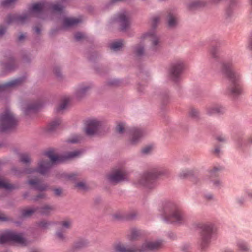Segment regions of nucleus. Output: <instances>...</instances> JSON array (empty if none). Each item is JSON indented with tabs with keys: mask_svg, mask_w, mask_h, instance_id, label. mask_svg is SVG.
I'll return each instance as SVG.
<instances>
[{
	"mask_svg": "<svg viewBox=\"0 0 252 252\" xmlns=\"http://www.w3.org/2000/svg\"><path fill=\"white\" fill-rule=\"evenodd\" d=\"M72 221L70 219H65L61 222V225L63 228L69 229L71 227Z\"/></svg>",
	"mask_w": 252,
	"mask_h": 252,
	"instance_id": "obj_32",
	"label": "nucleus"
},
{
	"mask_svg": "<svg viewBox=\"0 0 252 252\" xmlns=\"http://www.w3.org/2000/svg\"><path fill=\"white\" fill-rule=\"evenodd\" d=\"M37 212V208H29L24 209L22 211V216L28 217L32 216L34 213Z\"/></svg>",
	"mask_w": 252,
	"mask_h": 252,
	"instance_id": "obj_25",
	"label": "nucleus"
},
{
	"mask_svg": "<svg viewBox=\"0 0 252 252\" xmlns=\"http://www.w3.org/2000/svg\"><path fill=\"white\" fill-rule=\"evenodd\" d=\"M73 175H73V174L68 175V178L69 179H71V178H72V177L73 176Z\"/></svg>",
	"mask_w": 252,
	"mask_h": 252,
	"instance_id": "obj_60",
	"label": "nucleus"
},
{
	"mask_svg": "<svg viewBox=\"0 0 252 252\" xmlns=\"http://www.w3.org/2000/svg\"><path fill=\"white\" fill-rule=\"evenodd\" d=\"M220 0H213V1L214 3H218L219 2Z\"/></svg>",
	"mask_w": 252,
	"mask_h": 252,
	"instance_id": "obj_61",
	"label": "nucleus"
},
{
	"mask_svg": "<svg viewBox=\"0 0 252 252\" xmlns=\"http://www.w3.org/2000/svg\"><path fill=\"white\" fill-rule=\"evenodd\" d=\"M56 237L59 240L61 241L65 240L66 238L65 232L63 230L58 231L56 233Z\"/></svg>",
	"mask_w": 252,
	"mask_h": 252,
	"instance_id": "obj_36",
	"label": "nucleus"
},
{
	"mask_svg": "<svg viewBox=\"0 0 252 252\" xmlns=\"http://www.w3.org/2000/svg\"><path fill=\"white\" fill-rule=\"evenodd\" d=\"M23 81V79L18 78L11 80L6 83L0 85V93L3 92L9 91L11 89L21 84Z\"/></svg>",
	"mask_w": 252,
	"mask_h": 252,
	"instance_id": "obj_15",
	"label": "nucleus"
},
{
	"mask_svg": "<svg viewBox=\"0 0 252 252\" xmlns=\"http://www.w3.org/2000/svg\"><path fill=\"white\" fill-rule=\"evenodd\" d=\"M141 42L137 44L134 48V53L138 56L145 55V51L143 42L148 41L151 42L150 49L153 52L159 51L161 48V42L158 36L153 31L144 34L141 36Z\"/></svg>",
	"mask_w": 252,
	"mask_h": 252,
	"instance_id": "obj_4",
	"label": "nucleus"
},
{
	"mask_svg": "<svg viewBox=\"0 0 252 252\" xmlns=\"http://www.w3.org/2000/svg\"><path fill=\"white\" fill-rule=\"evenodd\" d=\"M75 187L78 190L81 191L85 190L87 188L86 184L83 182H79L76 183Z\"/></svg>",
	"mask_w": 252,
	"mask_h": 252,
	"instance_id": "obj_35",
	"label": "nucleus"
},
{
	"mask_svg": "<svg viewBox=\"0 0 252 252\" xmlns=\"http://www.w3.org/2000/svg\"><path fill=\"white\" fill-rule=\"evenodd\" d=\"M20 161L24 164H30L32 160L30 156L26 153H23L20 155Z\"/></svg>",
	"mask_w": 252,
	"mask_h": 252,
	"instance_id": "obj_24",
	"label": "nucleus"
},
{
	"mask_svg": "<svg viewBox=\"0 0 252 252\" xmlns=\"http://www.w3.org/2000/svg\"><path fill=\"white\" fill-rule=\"evenodd\" d=\"M113 216L116 219H121L123 218V214L120 212H117L113 214Z\"/></svg>",
	"mask_w": 252,
	"mask_h": 252,
	"instance_id": "obj_44",
	"label": "nucleus"
},
{
	"mask_svg": "<svg viewBox=\"0 0 252 252\" xmlns=\"http://www.w3.org/2000/svg\"><path fill=\"white\" fill-rule=\"evenodd\" d=\"M81 19L80 18H66L64 20L63 25L65 27L74 26L81 22Z\"/></svg>",
	"mask_w": 252,
	"mask_h": 252,
	"instance_id": "obj_20",
	"label": "nucleus"
},
{
	"mask_svg": "<svg viewBox=\"0 0 252 252\" xmlns=\"http://www.w3.org/2000/svg\"><path fill=\"white\" fill-rule=\"evenodd\" d=\"M25 38V36L24 34H21L19 36V40L21 41L23 39H24Z\"/></svg>",
	"mask_w": 252,
	"mask_h": 252,
	"instance_id": "obj_58",
	"label": "nucleus"
},
{
	"mask_svg": "<svg viewBox=\"0 0 252 252\" xmlns=\"http://www.w3.org/2000/svg\"><path fill=\"white\" fill-rule=\"evenodd\" d=\"M101 126V122L96 119H89L86 122L85 131L88 135L96 134Z\"/></svg>",
	"mask_w": 252,
	"mask_h": 252,
	"instance_id": "obj_10",
	"label": "nucleus"
},
{
	"mask_svg": "<svg viewBox=\"0 0 252 252\" xmlns=\"http://www.w3.org/2000/svg\"><path fill=\"white\" fill-rule=\"evenodd\" d=\"M220 150L219 148H218V147H216L214 149V153L216 154H218L220 152Z\"/></svg>",
	"mask_w": 252,
	"mask_h": 252,
	"instance_id": "obj_57",
	"label": "nucleus"
},
{
	"mask_svg": "<svg viewBox=\"0 0 252 252\" xmlns=\"http://www.w3.org/2000/svg\"><path fill=\"white\" fill-rule=\"evenodd\" d=\"M69 101L70 99L69 97H65L63 98L58 106L57 110L59 111L64 109L68 104Z\"/></svg>",
	"mask_w": 252,
	"mask_h": 252,
	"instance_id": "obj_28",
	"label": "nucleus"
},
{
	"mask_svg": "<svg viewBox=\"0 0 252 252\" xmlns=\"http://www.w3.org/2000/svg\"><path fill=\"white\" fill-rule=\"evenodd\" d=\"M198 111L195 108H191L189 111V115L192 117H197L198 116Z\"/></svg>",
	"mask_w": 252,
	"mask_h": 252,
	"instance_id": "obj_39",
	"label": "nucleus"
},
{
	"mask_svg": "<svg viewBox=\"0 0 252 252\" xmlns=\"http://www.w3.org/2000/svg\"><path fill=\"white\" fill-rule=\"evenodd\" d=\"M28 183L29 185L33 186L36 189L39 191L44 190L47 188V186L41 184L40 180L37 178L29 180Z\"/></svg>",
	"mask_w": 252,
	"mask_h": 252,
	"instance_id": "obj_17",
	"label": "nucleus"
},
{
	"mask_svg": "<svg viewBox=\"0 0 252 252\" xmlns=\"http://www.w3.org/2000/svg\"><path fill=\"white\" fill-rule=\"evenodd\" d=\"M85 245L84 242L82 241H79L75 244V247L76 248H81Z\"/></svg>",
	"mask_w": 252,
	"mask_h": 252,
	"instance_id": "obj_51",
	"label": "nucleus"
},
{
	"mask_svg": "<svg viewBox=\"0 0 252 252\" xmlns=\"http://www.w3.org/2000/svg\"><path fill=\"white\" fill-rule=\"evenodd\" d=\"M223 183L220 179H217L213 181V185L215 187H220L222 185Z\"/></svg>",
	"mask_w": 252,
	"mask_h": 252,
	"instance_id": "obj_41",
	"label": "nucleus"
},
{
	"mask_svg": "<svg viewBox=\"0 0 252 252\" xmlns=\"http://www.w3.org/2000/svg\"><path fill=\"white\" fill-rule=\"evenodd\" d=\"M81 154L79 150L70 152L66 155L62 156L56 154L53 151L46 152L44 157L40 159L37 164L36 168L28 167L22 171L14 170V174L19 176L22 173L25 174H32L38 173L41 175L47 174L53 163L64 161L67 159H72L78 157Z\"/></svg>",
	"mask_w": 252,
	"mask_h": 252,
	"instance_id": "obj_1",
	"label": "nucleus"
},
{
	"mask_svg": "<svg viewBox=\"0 0 252 252\" xmlns=\"http://www.w3.org/2000/svg\"><path fill=\"white\" fill-rule=\"evenodd\" d=\"M220 168L214 167L212 168V169H210L208 171V175L210 177H216L218 175V172L219 170H220Z\"/></svg>",
	"mask_w": 252,
	"mask_h": 252,
	"instance_id": "obj_33",
	"label": "nucleus"
},
{
	"mask_svg": "<svg viewBox=\"0 0 252 252\" xmlns=\"http://www.w3.org/2000/svg\"><path fill=\"white\" fill-rule=\"evenodd\" d=\"M38 104H30L28 105L27 107L25 108L24 112L26 114H28L29 111H35L36 109L38 108Z\"/></svg>",
	"mask_w": 252,
	"mask_h": 252,
	"instance_id": "obj_34",
	"label": "nucleus"
},
{
	"mask_svg": "<svg viewBox=\"0 0 252 252\" xmlns=\"http://www.w3.org/2000/svg\"><path fill=\"white\" fill-rule=\"evenodd\" d=\"M200 3L199 2H195L189 6V8L190 9H194L199 6Z\"/></svg>",
	"mask_w": 252,
	"mask_h": 252,
	"instance_id": "obj_48",
	"label": "nucleus"
},
{
	"mask_svg": "<svg viewBox=\"0 0 252 252\" xmlns=\"http://www.w3.org/2000/svg\"><path fill=\"white\" fill-rule=\"evenodd\" d=\"M45 196V195L44 193H40L36 197V198L35 199L36 200H38L40 198H44Z\"/></svg>",
	"mask_w": 252,
	"mask_h": 252,
	"instance_id": "obj_52",
	"label": "nucleus"
},
{
	"mask_svg": "<svg viewBox=\"0 0 252 252\" xmlns=\"http://www.w3.org/2000/svg\"><path fill=\"white\" fill-rule=\"evenodd\" d=\"M224 108L219 105L210 106L206 108V113L208 115H213L216 113H221L224 112Z\"/></svg>",
	"mask_w": 252,
	"mask_h": 252,
	"instance_id": "obj_19",
	"label": "nucleus"
},
{
	"mask_svg": "<svg viewBox=\"0 0 252 252\" xmlns=\"http://www.w3.org/2000/svg\"><path fill=\"white\" fill-rule=\"evenodd\" d=\"M9 18L10 20H8V22H10L13 21H16L19 23H23L25 22V19H27V15L26 14H24L18 16H16L15 15H10Z\"/></svg>",
	"mask_w": 252,
	"mask_h": 252,
	"instance_id": "obj_22",
	"label": "nucleus"
},
{
	"mask_svg": "<svg viewBox=\"0 0 252 252\" xmlns=\"http://www.w3.org/2000/svg\"><path fill=\"white\" fill-rule=\"evenodd\" d=\"M35 30L37 33L39 34L40 32V29L39 27H35Z\"/></svg>",
	"mask_w": 252,
	"mask_h": 252,
	"instance_id": "obj_56",
	"label": "nucleus"
},
{
	"mask_svg": "<svg viewBox=\"0 0 252 252\" xmlns=\"http://www.w3.org/2000/svg\"><path fill=\"white\" fill-rule=\"evenodd\" d=\"M222 70L231 82V84L228 88L231 94L234 96L240 94L243 91L242 87L239 83L240 75L234 71L232 63L228 62L223 63Z\"/></svg>",
	"mask_w": 252,
	"mask_h": 252,
	"instance_id": "obj_3",
	"label": "nucleus"
},
{
	"mask_svg": "<svg viewBox=\"0 0 252 252\" xmlns=\"http://www.w3.org/2000/svg\"><path fill=\"white\" fill-rule=\"evenodd\" d=\"M84 38V35L82 33L77 32L75 34V38L77 41H80Z\"/></svg>",
	"mask_w": 252,
	"mask_h": 252,
	"instance_id": "obj_42",
	"label": "nucleus"
},
{
	"mask_svg": "<svg viewBox=\"0 0 252 252\" xmlns=\"http://www.w3.org/2000/svg\"><path fill=\"white\" fill-rule=\"evenodd\" d=\"M250 48H251V49H252V43H251V44Z\"/></svg>",
	"mask_w": 252,
	"mask_h": 252,
	"instance_id": "obj_63",
	"label": "nucleus"
},
{
	"mask_svg": "<svg viewBox=\"0 0 252 252\" xmlns=\"http://www.w3.org/2000/svg\"><path fill=\"white\" fill-rule=\"evenodd\" d=\"M217 53V50L215 48H212L210 50V53L212 55V57L214 58H216L217 57V56H216Z\"/></svg>",
	"mask_w": 252,
	"mask_h": 252,
	"instance_id": "obj_49",
	"label": "nucleus"
},
{
	"mask_svg": "<svg viewBox=\"0 0 252 252\" xmlns=\"http://www.w3.org/2000/svg\"><path fill=\"white\" fill-rule=\"evenodd\" d=\"M168 26L172 28L177 24V19L176 15L171 13H169L168 16Z\"/></svg>",
	"mask_w": 252,
	"mask_h": 252,
	"instance_id": "obj_23",
	"label": "nucleus"
},
{
	"mask_svg": "<svg viewBox=\"0 0 252 252\" xmlns=\"http://www.w3.org/2000/svg\"><path fill=\"white\" fill-rule=\"evenodd\" d=\"M124 45V42L122 40H119L112 43L110 45V48L114 51H117L122 48Z\"/></svg>",
	"mask_w": 252,
	"mask_h": 252,
	"instance_id": "obj_26",
	"label": "nucleus"
},
{
	"mask_svg": "<svg viewBox=\"0 0 252 252\" xmlns=\"http://www.w3.org/2000/svg\"><path fill=\"white\" fill-rule=\"evenodd\" d=\"M111 84H112V85H116V84H117V83H116V82H113V83H111Z\"/></svg>",
	"mask_w": 252,
	"mask_h": 252,
	"instance_id": "obj_62",
	"label": "nucleus"
},
{
	"mask_svg": "<svg viewBox=\"0 0 252 252\" xmlns=\"http://www.w3.org/2000/svg\"><path fill=\"white\" fill-rule=\"evenodd\" d=\"M248 140L249 143H252V136L250 137Z\"/></svg>",
	"mask_w": 252,
	"mask_h": 252,
	"instance_id": "obj_59",
	"label": "nucleus"
},
{
	"mask_svg": "<svg viewBox=\"0 0 252 252\" xmlns=\"http://www.w3.org/2000/svg\"><path fill=\"white\" fill-rule=\"evenodd\" d=\"M217 139L219 141H224L226 139L225 137L224 136H218Z\"/></svg>",
	"mask_w": 252,
	"mask_h": 252,
	"instance_id": "obj_53",
	"label": "nucleus"
},
{
	"mask_svg": "<svg viewBox=\"0 0 252 252\" xmlns=\"http://www.w3.org/2000/svg\"><path fill=\"white\" fill-rule=\"evenodd\" d=\"M81 139L80 137L76 136L69 140V141L71 143H75L78 142Z\"/></svg>",
	"mask_w": 252,
	"mask_h": 252,
	"instance_id": "obj_45",
	"label": "nucleus"
},
{
	"mask_svg": "<svg viewBox=\"0 0 252 252\" xmlns=\"http://www.w3.org/2000/svg\"><path fill=\"white\" fill-rule=\"evenodd\" d=\"M64 7L60 4H56L52 5L48 3L40 2L35 3L32 5V7L30 9V12L37 16H40L45 10L51 8L53 11L57 13H61Z\"/></svg>",
	"mask_w": 252,
	"mask_h": 252,
	"instance_id": "obj_7",
	"label": "nucleus"
},
{
	"mask_svg": "<svg viewBox=\"0 0 252 252\" xmlns=\"http://www.w3.org/2000/svg\"><path fill=\"white\" fill-rule=\"evenodd\" d=\"M166 172V171L163 169L153 170L146 172L140 177L136 184L138 186L151 188L154 180L159 176L164 175Z\"/></svg>",
	"mask_w": 252,
	"mask_h": 252,
	"instance_id": "obj_5",
	"label": "nucleus"
},
{
	"mask_svg": "<svg viewBox=\"0 0 252 252\" xmlns=\"http://www.w3.org/2000/svg\"><path fill=\"white\" fill-rule=\"evenodd\" d=\"M7 242H13L21 245H26V240L21 234L11 231H7L0 235V243Z\"/></svg>",
	"mask_w": 252,
	"mask_h": 252,
	"instance_id": "obj_9",
	"label": "nucleus"
},
{
	"mask_svg": "<svg viewBox=\"0 0 252 252\" xmlns=\"http://www.w3.org/2000/svg\"><path fill=\"white\" fill-rule=\"evenodd\" d=\"M159 18L158 16L154 17L152 19V24L153 26H155L156 24L159 22Z\"/></svg>",
	"mask_w": 252,
	"mask_h": 252,
	"instance_id": "obj_47",
	"label": "nucleus"
},
{
	"mask_svg": "<svg viewBox=\"0 0 252 252\" xmlns=\"http://www.w3.org/2000/svg\"><path fill=\"white\" fill-rule=\"evenodd\" d=\"M184 63L181 60H179L173 63L169 71L171 78L176 80L181 74L184 68Z\"/></svg>",
	"mask_w": 252,
	"mask_h": 252,
	"instance_id": "obj_11",
	"label": "nucleus"
},
{
	"mask_svg": "<svg viewBox=\"0 0 252 252\" xmlns=\"http://www.w3.org/2000/svg\"><path fill=\"white\" fill-rule=\"evenodd\" d=\"M140 235L139 231L136 229H132L130 231V234L128 235V238L131 240H133L138 238Z\"/></svg>",
	"mask_w": 252,
	"mask_h": 252,
	"instance_id": "obj_31",
	"label": "nucleus"
},
{
	"mask_svg": "<svg viewBox=\"0 0 252 252\" xmlns=\"http://www.w3.org/2000/svg\"><path fill=\"white\" fill-rule=\"evenodd\" d=\"M153 149V147L152 145H148L142 149V152L143 154H148L152 151Z\"/></svg>",
	"mask_w": 252,
	"mask_h": 252,
	"instance_id": "obj_38",
	"label": "nucleus"
},
{
	"mask_svg": "<svg viewBox=\"0 0 252 252\" xmlns=\"http://www.w3.org/2000/svg\"><path fill=\"white\" fill-rule=\"evenodd\" d=\"M251 5L252 6V0H251Z\"/></svg>",
	"mask_w": 252,
	"mask_h": 252,
	"instance_id": "obj_64",
	"label": "nucleus"
},
{
	"mask_svg": "<svg viewBox=\"0 0 252 252\" xmlns=\"http://www.w3.org/2000/svg\"><path fill=\"white\" fill-rule=\"evenodd\" d=\"M5 32V28L3 27H0V35H2Z\"/></svg>",
	"mask_w": 252,
	"mask_h": 252,
	"instance_id": "obj_54",
	"label": "nucleus"
},
{
	"mask_svg": "<svg viewBox=\"0 0 252 252\" xmlns=\"http://www.w3.org/2000/svg\"><path fill=\"white\" fill-rule=\"evenodd\" d=\"M117 131L121 134L124 133L125 132H127L128 131L127 127H126V125L122 123H119L116 126Z\"/></svg>",
	"mask_w": 252,
	"mask_h": 252,
	"instance_id": "obj_30",
	"label": "nucleus"
},
{
	"mask_svg": "<svg viewBox=\"0 0 252 252\" xmlns=\"http://www.w3.org/2000/svg\"><path fill=\"white\" fill-rule=\"evenodd\" d=\"M55 210V207L50 205L45 204L37 208V212L43 215H49Z\"/></svg>",
	"mask_w": 252,
	"mask_h": 252,
	"instance_id": "obj_18",
	"label": "nucleus"
},
{
	"mask_svg": "<svg viewBox=\"0 0 252 252\" xmlns=\"http://www.w3.org/2000/svg\"><path fill=\"white\" fill-rule=\"evenodd\" d=\"M49 225V223L45 220L40 222V223H39V226L42 228H47Z\"/></svg>",
	"mask_w": 252,
	"mask_h": 252,
	"instance_id": "obj_46",
	"label": "nucleus"
},
{
	"mask_svg": "<svg viewBox=\"0 0 252 252\" xmlns=\"http://www.w3.org/2000/svg\"><path fill=\"white\" fill-rule=\"evenodd\" d=\"M17 122L11 111L6 109L0 116V131L4 132L14 128Z\"/></svg>",
	"mask_w": 252,
	"mask_h": 252,
	"instance_id": "obj_6",
	"label": "nucleus"
},
{
	"mask_svg": "<svg viewBox=\"0 0 252 252\" xmlns=\"http://www.w3.org/2000/svg\"><path fill=\"white\" fill-rule=\"evenodd\" d=\"M164 212V219L168 222L181 223L184 220V216L179 209L166 208Z\"/></svg>",
	"mask_w": 252,
	"mask_h": 252,
	"instance_id": "obj_8",
	"label": "nucleus"
},
{
	"mask_svg": "<svg viewBox=\"0 0 252 252\" xmlns=\"http://www.w3.org/2000/svg\"><path fill=\"white\" fill-rule=\"evenodd\" d=\"M239 248L240 250L246 251L248 249L247 245L244 243H241L238 245Z\"/></svg>",
	"mask_w": 252,
	"mask_h": 252,
	"instance_id": "obj_43",
	"label": "nucleus"
},
{
	"mask_svg": "<svg viewBox=\"0 0 252 252\" xmlns=\"http://www.w3.org/2000/svg\"><path fill=\"white\" fill-rule=\"evenodd\" d=\"M17 0H4L1 2V5L4 7L9 6L12 5Z\"/></svg>",
	"mask_w": 252,
	"mask_h": 252,
	"instance_id": "obj_37",
	"label": "nucleus"
},
{
	"mask_svg": "<svg viewBox=\"0 0 252 252\" xmlns=\"http://www.w3.org/2000/svg\"><path fill=\"white\" fill-rule=\"evenodd\" d=\"M60 124L61 120L59 119L52 121L48 126V130L50 131L54 130Z\"/></svg>",
	"mask_w": 252,
	"mask_h": 252,
	"instance_id": "obj_27",
	"label": "nucleus"
},
{
	"mask_svg": "<svg viewBox=\"0 0 252 252\" xmlns=\"http://www.w3.org/2000/svg\"><path fill=\"white\" fill-rule=\"evenodd\" d=\"M127 178V174L123 169L113 171L108 175V179L112 183H117Z\"/></svg>",
	"mask_w": 252,
	"mask_h": 252,
	"instance_id": "obj_13",
	"label": "nucleus"
},
{
	"mask_svg": "<svg viewBox=\"0 0 252 252\" xmlns=\"http://www.w3.org/2000/svg\"><path fill=\"white\" fill-rule=\"evenodd\" d=\"M117 20L120 23L122 30H126L129 27L130 21L126 12L120 13L118 15Z\"/></svg>",
	"mask_w": 252,
	"mask_h": 252,
	"instance_id": "obj_16",
	"label": "nucleus"
},
{
	"mask_svg": "<svg viewBox=\"0 0 252 252\" xmlns=\"http://www.w3.org/2000/svg\"><path fill=\"white\" fill-rule=\"evenodd\" d=\"M213 232V227L211 225H204L202 227L201 234L202 248H204L209 242L211 234Z\"/></svg>",
	"mask_w": 252,
	"mask_h": 252,
	"instance_id": "obj_12",
	"label": "nucleus"
},
{
	"mask_svg": "<svg viewBox=\"0 0 252 252\" xmlns=\"http://www.w3.org/2000/svg\"><path fill=\"white\" fill-rule=\"evenodd\" d=\"M6 219V217L5 216V215L2 213H0V220H5Z\"/></svg>",
	"mask_w": 252,
	"mask_h": 252,
	"instance_id": "obj_55",
	"label": "nucleus"
},
{
	"mask_svg": "<svg viewBox=\"0 0 252 252\" xmlns=\"http://www.w3.org/2000/svg\"><path fill=\"white\" fill-rule=\"evenodd\" d=\"M191 173V171L188 170H183L180 174V176L182 177H187L190 175Z\"/></svg>",
	"mask_w": 252,
	"mask_h": 252,
	"instance_id": "obj_40",
	"label": "nucleus"
},
{
	"mask_svg": "<svg viewBox=\"0 0 252 252\" xmlns=\"http://www.w3.org/2000/svg\"><path fill=\"white\" fill-rule=\"evenodd\" d=\"M13 186L12 185L5 181L1 178H0V188H4L6 189L10 190L13 189Z\"/></svg>",
	"mask_w": 252,
	"mask_h": 252,
	"instance_id": "obj_29",
	"label": "nucleus"
},
{
	"mask_svg": "<svg viewBox=\"0 0 252 252\" xmlns=\"http://www.w3.org/2000/svg\"><path fill=\"white\" fill-rule=\"evenodd\" d=\"M129 142L131 144H135L139 142L142 138L145 135V131L140 128H134L131 129Z\"/></svg>",
	"mask_w": 252,
	"mask_h": 252,
	"instance_id": "obj_14",
	"label": "nucleus"
},
{
	"mask_svg": "<svg viewBox=\"0 0 252 252\" xmlns=\"http://www.w3.org/2000/svg\"><path fill=\"white\" fill-rule=\"evenodd\" d=\"M89 88V87L87 85H83L80 86L75 93L76 96L78 98L83 97L85 95Z\"/></svg>",
	"mask_w": 252,
	"mask_h": 252,
	"instance_id": "obj_21",
	"label": "nucleus"
},
{
	"mask_svg": "<svg viewBox=\"0 0 252 252\" xmlns=\"http://www.w3.org/2000/svg\"><path fill=\"white\" fill-rule=\"evenodd\" d=\"M54 191L56 195H60L62 192V190L60 188H56L54 189Z\"/></svg>",
	"mask_w": 252,
	"mask_h": 252,
	"instance_id": "obj_50",
	"label": "nucleus"
},
{
	"mask_svg": "<svg viewBox=\"0 0 252 252\" xmlns=\"http://www.w3.org/2000/svg\"><path fill=\"white\" fill-rule=\"evenodd\" d=\"M162 246V243L160 241H146L140 248L137 249L136 247L130 246L126 243L118 242L114 244L111 252H145L159 249Z\"/></svg>",
	"mask_w": 252,
	"mask_h": 252,
	"instance_id": "obj_2",
	"label": "nucleus"
}]
</instances>
